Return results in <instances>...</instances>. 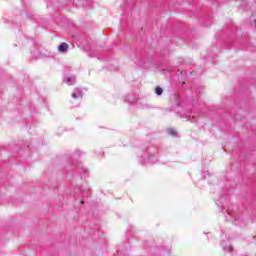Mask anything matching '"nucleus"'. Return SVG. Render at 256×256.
<instances>
[{
  "label": "nucleus",
  "mask_w": 256,
  "mask_h": 256,
  "mask_svg": "<svg viewBox=\"0 0 256 256\" xmlns=\"http://www.w3.org/2000/svg\"><path fill=\"white\" fill-rule=\"evenodd\" d=\"M221 247H222V249L226 252V253H231V251H233V246H231V245H225V242L224 241H222L221 242Z\"/></svg>",
  "instance_id": "423d86ee"
},
{
  "label": "nucleus",
  "mask_w": 256,
  "mask_h": 256,
  "mask_svg": "<svg viewBox=\"0 0 256 256\" xmlns=\"http://www.w3.org/2000/svg\"><path fill=\"white\" fill-rule=\"evenodd\" d=\"M234 223H237V219H235Z\"/></svg>",
  "instance_id": "4468645a"
},
{
  "label": "nucleus",
  "mask_w": 256,
  "mask_h": 256,
  "mask_svg": "<svg viewBox=\"0 0 256 256\" xmlns=\"http://www.w3.org/2000/svg\"><path fill=\"white\" fill-rule=\"evenodd\" d=\"M72 99L81 101L83 99V91L80 88H75L71 94Z\"/></svg>",
  "instance_id": "7ed1b4c3"
},
{
  "label": "nucleus",
  "mask_w": 256,
  "mask_h": 256,
  "mask_svg": "<svg viewBox=\"0 0 256 256\" xmlns=\"http://www.w3.org/2000/svg\"><path fill=\"white\" fill-rule=\"evenodd\" d=\"M81 205H83V201H80Z\"/></svg>",
  "instance_id": "ddd939ff"
},
{
  "label": "nucleus",
  "mask_w": 256,
  "mask_h": 256,
  "mask_svg": "<svg viewBox=\"0 0 256 256\" xmlns=\"http://www.w3.org/2000/svg\"><path fill=\"white\" fill-rule=\"evenodd\" d=\"M210 177L209 171L204 172V179H207V176Z\"/></svg>",
  "instance_id": "9b49d317"
},
{
  "label": "nucleus",
  "mask_w": 256,
  "mask_h": 256,
  "mask_svg": "<svg viewBox=\"0 0 256 256\" xmlns=\"http://www.w3.org/2000/svg\"><path fill=\"white\" fill-rule=\"evenodd\" d=\"M167 133H168V135H171L172 137H177V131H175V129H173V128H169L167 130Z\"/></svg>",
  "instance_id": "6e6552de"
},
{
  "label": "nucleus",
  "mask_w": 256,
  "mask_h": 256,
  "mask_svg": "<svg viewBox=\"0 0 256 256\" xmlns=\"http://www.w3.org/2000/svg\"><path fill=\"white\" fill-rule=\"evenodd\" d=\"M75 167H78V169H80V171L84 172L83 177H87V175H89V171H87V169H85V167H83V165L81 164H76V165H70L69 169H75Z\"/></svg>",
  "instance_id": "20e7f679"
},
{
  "label": "nucleus",
  "mask_w": 256,
  "mask_h": 256,
  "mask_svg": "<svg viewBox=\"0 0 256 256\" xmlns=\"http://www.w3.org/2000/svg\"><path fill=\"white\" fill-rule=\"evenodd\" d=\"M69 50V44L62 42L59 46H58V51L60 53H67V51Z\"/></svg>",
  "instance_id": "39448f33"
},
{
  "label": "nucleus",
  "mask_w": 256,
  "mask_h": 256,
  "mask_svg": "<svg viewBox=\"0 0 256 256\" xmlns=\"http://www.w3.org/2000/svg\"><path fill=\"white\" fill-rule=\"evenodd\" d=\"M159 154H163L162 148H157L155 146H149L146 152L142 156V165H153L159 159Z\"/></svg>",
  "instance_id": "f257e3e1"
},
{
  "label": "nucleus",
  "mask_w": 256,
  "mask_h": 256,
  "mask_svg": "<svg viewBox=\"0 0 256 256\" xmlns=\"http://www.w3.org/2000/svg\"><path fill=\"white\" fill-rule=\"evenodd\" d=\"M63 81H64V83H66V85H75V83L77 81V76H75L73 74H67V72H65Z\"/></svg>",
  "instance_id": "f03ea898"
},
{
  "label": "nucleus",
  "mask_w": 256,
  "mask_h": 256,
  "mask_svg": "<svg viewBox=\"0 0 256 256\" xmlns=\"http://www.w3.org/2000/svg\"><path fill=\"white\" fill-rule=\"evenodd\" d=\"M83 155V152L81 150H78L74 153V157H81Z\"/></svg>",
  "instance_id": "9d476101"
},
{
  "label": "nucleus",
  "mask_w": 256,
  "mask_h": 256,
  "mask_svg": "<svg viewBox=\"0 0 256 256\" xmlns=\"http://www.w3.org/2000/svg\"><path fill=\"white\" fill-rule=\"evenodd\" d=\"M155 93H156V95H163V88H161L159 86L156 87Z\"/></svg>",
  "instance_id": "1a4fd4ad"
},
{
  "label": "nucleus",
  "mask_w": 256,
  "mask_h": 256,
  "mask_svg": "<svg viewBox=\"0 0 256 256\" xmlns=\"http://www.w3.org/2000/svg\"><path fill=\"white\" fill-rule=\"evenodd\" d=\"M228 215H231V212H228Z\"/></svg>",
  "instance_id": "2eb2a0df"
},
{
  "label": "nucleus",
  "mask_w": 256,
  "mask_h": 256,
  "mask_svg": "<svg viewBox=\"0 0 256 256\" xmlns=\"http://www.w3.org/2000/svg\"><path fill=\"white\" fill-rule=\"evenodd\" d=\"M132 61L135 63V65H138L141 67L144 63L143 58L137 59V58H132Z\"/></svg>",
  "instance_id": "0eeeda50"
},
{
  "label": "nucleus",
  "mask_w": 256,
  "mask_h": 256,
  "mask_svg": "<svg viewBox=\"0 0 256 256\" xmlns=\"http://www.w3.org/2000/svg\"><path fill=\"white\" fill-rule=\"evenodd\" d=\"M192 123H196L195 118H193Z\"/></svg>",
  "instance_id": "f8f14e48"
}]
</instances>
